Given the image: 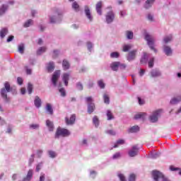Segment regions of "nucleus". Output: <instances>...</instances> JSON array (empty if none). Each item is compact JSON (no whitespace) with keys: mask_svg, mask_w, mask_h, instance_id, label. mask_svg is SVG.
Listing matches in <instances>:
<instances>
[{"mask_svg":"<svg viewBox=\"0 0 181 181\" xmlns=\"http://www.w3.org/2000/svg\"><path fill=\"white\" fill-rule=\"evenodd\" d=\"M12 91V88L11 87V83L9 82L4 83V88L1 90V95L2 98H4L6 101H9L8 98V93H11Z\"/></svg>","mask_w":181,"mask_h":181,"instance_id":"f257e3e1","label":"nucleus"},{"mask_svg":"<svg viewBox=\"0 0 181 181\" xmlns=\"http://www.w3.org/2000/svg\"><path fill=\"white\" fill-rule=\"evenodd\" d=\"M69 135H70V131H69V129L58 127L55 133V138L58 139L60 136H63L64 138L66 136H69Z\"/></svg>","mask_w":181,"mask_h":181,"instance_id":"f03ea898","label":"nucleus"},{"mask_svg":"<svg viewBox=\"0 0 181 181\" xmlns=\"http://www.w3.org/2000/svg\"><path fill=\"white\" fill-rule=\"evenodd\" d=\"M145 40H146L150 49L151 50H153V52L156 53L158 50H156V49L153 46V45H155V38H153V37L152 35H150L149 34H146Z\"/></svg>","mask_w":181,"mask_h":181,"instance_id":"7ed1b4c3","label":"nucleus"},{"mask_svg":"<svg viewBox=\"0 0 181 181\" xmlns=\"http://www.w3.org/2000/svg\"><path fill=\"white\" fill-rule=\"evenodd\" d=\"M152 176L155 181H159V179H163V181H170V180L166 178L162 173L158 170H153L152 172Z\"/></svg>","mask_w":181,"mask_h":181,"instance_id":"20e7f679","label":"nucleus"},{"mask_svg":"<svg viewBox=\"0 0 181 181\" xmlns=\"http://www.w3.org/2000/svg\"><path fill=\"white\" fill-rule=\"evenodd\" d=\"M60 70H57L54 72L52 78V82L54 86V87H56L57 86V80L60 78Z\"/></svg>","mask_w":181,"mask_h":181,"instance_id":"39448f33","label":"nucleus"},{"mask_svg":"<svg viewBox=\"0 0 181 181\" xmlns=\"http://www.w3.org/2000/svg\"><path fill=\"white\" fill-rule=\"evenodd\" d=\"M161 112L162 110H158L153 112L152 115H151L149 117L151 122H157L158 118L160 115Z\"/></svg>","mask_w":181,"mask_h":181,"instance_id":"423d86ee","label":"nucleus"},{"mask_svg":"<svg viewBox=\"0 0 181 181\" xmlns=\"http://www.w3.org/2000/svg\"><path fill=\"white\" fill-rule=\"evenodd\" d=\"M138 52V50L134 49L130 51L128 53V55L127 57V59L128 62H132V60H135V58L136 57V53Z\"/></svg>","mask_w":181,"mask_h":181,"instance_id":"0eeeda50","label":"nucleus"},{"mask_svg":"<svg viewBox=\"0 0 181 181\" xmlns=\"http://www.w3.org/2000/svg\"><path fill=\"white\" fill-rule=\"evenodd\" d=\"M139 148L136 146H133L132 149L129 151V156L130 158H134L138 155Z\"/></svg>","mask_w":181,"mask_h":181,"instance_id":"6e6552de","label":"nucleus"},{"mask_svg":"<svg viewBox=\"0 0 181 181\" xmlns=\"http://www.w3.org/2000/svg\"><path fill=\"white\" fill-rule=\"evenodd\" d=\"M115 18V16L114 15V12L110 11L107 13L106 16V22L107 23H111Z\"/></svg>","mask_w":181,"mask_h":181,"instance_id":"1a4fd4ad","label":"nucleus"},{"mask_svg":"<svg viewBox=\"0 0 181 181\" xmlns=\"http://www.w3.org/2000/svg\"><path fill=\"white\" fill-rule=\"evenodd\" d=\"M65 122L66 125H73L76 122V115H71L69 119V117H65Z\"/></svg>","mask_w":181,"mask_h":181,"instance_id":"9d476101","label":"nucleus"},{"mask_svg":"<svg viewBox=\"0 0 181 181\" xmlns=\"http://www.w3.org/2000/svg\"><path fill=\"white\" fill-rule=\"evenodd\" d=\"M85 15L90 22L93 21V16H91V12L90 11L88 6H85Z\"/></svg>","mask_w":181,"mask_h":181,"instance_id":"9b49d317","label":"nucleus"},{"mask_svg":"<svg viewBox=\"0 0 181 181\" xmlns=\"http://www.w3.org/2000/svg\"><path fill=\"white\" fill-rule=\"evenodd\" d=\"M102 8H103V1H98L95 5V9L98 15H103V11H101Z\"/></svg>","mask_w":181,"mask_h":181,"instance_id":"f8f14e48","label":"nucleus"},{"mask_svg":"<svg viewBox=\"0 0 181 181\" xmlns=\"http://www.w3.org/2000/svg\"><path fill=\"white\" fill-rule=\"evenodd\" d=\"M110 68L113 71H118V68H119V62H114L110 64Z\"/></svg>","mask_w":181,"mask_h":181,"instance_id":"ddd939ff","label":"nucleus"},{"mask_svg":"<svg viewBox=\"0 0 181 181\" xmlns=\"http://www.w3.org/2000/svg\"><path fill=\"white\" fill-rule=\"evenodd\" d=\"M46 125L47 127V128L49 129V131L50 132H53L54 129V124H53V122L50 120H47L46 121Z\"/></svg>","mask_w":181,"mask_h":181,"instance_id":"4468645a","label":"nucleus"},{"mask_svg":"<svg viewBox=\"0 0 181 181\" xmlns=\"http://www.w3.org/2000/svg\"><path fill=\"white\" fill-rule=\"evenodd\" d=\"M34 104L35 107H37V108H40V107H42V100H40V98H39V96H35Z\"/></svg>","mask_w":181,"mask_h":181,"instance_id":"2eb2a0df","label":"nucleus"},{"mask_svg":"<svg viewBox=\"0 0 181 181\" xmlns=\"http://www.w3.org/2000/svg\"><path fill=\"white\" fill-rule=\"evenodd\" d=\"M156 0H147L144 4V8L146 9H149V8H151L153 4H155Z\"/></svg>","mask_w":181,"mask_h":181,"instance_id":"dca6fc26","label":"nucleus"},{"mask_svg":"<svg viewBox=\"0 0 181 181\" xmlns=\"http://www.w3.org/2000/svg\"><path fill=\"white\" fill-rule=\"evenodd\" d=\"M8 8H9V6L8 4H3L0 7V16H2V15H4V13H5V12H6V11H8Z\"/></svg>","mask_w":181,"mask_h":181,"instance_id":"f3484780","label":"nucleus"},{"mask_svg":"<svg viewBox=\"0 0 181 181\" xmlns=\"http://www.w3.org/2000/svg\"><path fill=\"white\" fill-rule=\"evenodd\" d=\"M95 110V105L94 103H90L88 105V114H93Z\"/></svg>","mask_w":181,"mask_h":181,"instance_id":"a211bd4d","label":"nucleus"},{"mask_svg":"<svg viewBox=\"0 0 181 181\" xmlns=\"http://www.w3.org/2000/svg\"><path fill=\"white\" fill-rule=\"evenodd\" d=\"M70 77V74H64L62 76V80L65 84V86H69V79Z\"/></svg>","mask_w":181,"mask_h":181,"instance_id":"6ab92c4d","label":"nucleus"},{"mask_svg":"<svg viewBox=\"0 0 181 181\" xmlns=\"http://www.w3.org/2000/svg\"><path fill=\"white\" fill-rule=\"evenodd\" d=\"M164 53H165L166 56H171L173 53L172 48L169 46H164Z\"/></svg>","mask_w":181,"mask_h":181,"instance_id":"aec40b11","label":"nucleus"},{"mask_svg":"<svg viewBox=\"0 0 181 181\" xmlns=\"http://www.w3.org/2000/svg\"><path fill=\"white\" fill-rule=\"evenodd\" d=\"M62 67L64 70H69L70 69V63L66 59H64L62 62Z\"/></svg>","mask_w":181,"mask_h":181,"instance_id":"412c9836","label":"nucleus"},{"mask_svg":"<svg viewBox=\"0 0 181 181\" xmlns=\"http://www.w3.org/2000/svg\"><path fill=\"white\" fill-rule=\"evenodd\" d=\"M33 177V170H29L25 178H24V181H30V179Z\"/></svg>","mask_w":181,"mask_h":181,"instance_id":"4be33fe9","label":"nucleus"},{"mask_svg":"<svg viewBox=\"0 0 181 181\" xmlns=\"http://www.w3.org/2000/svg\"><path fill=\"white\" fill-rule=\"evenodd\" d=\"M48 73H52L54 70V62H49L47 66Z\"/></svg>","mask_w":181,"mask_h":181,"instance_id":"5701e85b","label":"nucleus"},{"mask_svg":"<svg viewBox=\"0 0 181 181\" xmlns=\"http://www.w3.org/2000/svg\"><path fill=\"white\" fill-rule=\"evenodd\" d=\"M6 35H8V28H2L0 30V37H1V39H4V37H5Z\"/></svg>","mask_w":181,"mask_h":181,"instance_id":"b1692460","label":"nucleus"},{"mask_svg":"<svg viewBox=\"0 0 181 181\" xmlns=\"http://www.w3.org/2000/svg\"><path fill=\"white\" fill-rule=\"evenodd\" d=\"M139 131V126H133L131 128L129 129L128 132L134 134L135 132H138Z\"/></svg>","mask_w":181,"mask_h":181,"instance_id":"393cba45","label":"nucleus"},{"mask_svg":"<svg viewBox=\"0 0 181 181\" xmlns=\"http://www.w3.org/2000/svg\"><path fill=\"white\" fill-rule=\"evenodd\" d=\"M181 101V96H178L177 98H174L170 100V104L175 105L177 104V103H180Z\"/></svg>","mask_w":181,"mask_h":181,"instance_id":"a878e982","label":"nucleus"},{"mask_svg":"<svg viewBox=\"0 0 181 181\" xmlns=\"http://www.w3.org/2000/svg\"><path fill=\"white\" fill-rule=\"evenodd\" d=\"M72 8L76 11V12H78L80 11V5H78V3L77 1H74L72 4Z\"/></svg>","mask_w":181,"mask_h":181,"instance_id":"bb28decb","label":"nucleus"},{"mask_svg":"<svg viewBox=\"0 0 181 181\" xmlns=\"http://www.w3.org/2000/svg\"><path fill=\"white\" fill-rule=\"evenodd\" d=\"M145 115H146V113L145 112L139 113L134 116V119H139L141 118L144 119V118H145Z\"/></svg>","mask_w":181,"mask_h":181,"instance_id":"cd10ccee","label":"nucleus"},{"mask_svg":"<svg viewBox=\"0 0 181 181\" xmlns=\"http://www.w3.org/2000/svg\"><path fill=\"white\" fill-rule=\"evenodd\" d=\"M47 50V48L46 47H40L37 51V54L40 55L42 53H45Z\"/></svg>","mask_w":181,"mask_h":181,"instance_id":"c85d7f7f","label":"nucleus"},{"mask_svg":"<svg viewBox=\"0 0 181 181\" xmlns=\"http://www.w3.org/2000/svg\"><path fill=\"white\" fill-rule=\"evenodd\" d=\"M151 77H159L160 76V72L158 70H153L151 72Z\"/></svg>","mask_w":181,"mask_h":181,"instance_id":"c756f323","label":"nucleus"},{"mask_svg":"<svg viewBox=\"0 0 181 181\" xmlns=\"http://www.w3.org/2000/svg\"><path fill=\"white\" fill-rule=\"evenodd\" d=\"M148 62V54L144 53V57L141 59V64H146Z\"/></svg>","mask_w":181,"mask_h":181,"instance_id":"7c9ffc66","label":"nucleus"},{"mask_svg":"<svg viewBox=\"0 0 181 181\" xmlns=\"http://www.w3.org/2000/svg\"><path fill=\"white\" fill-rule=\"evenodd\" d=\"M131 49H132V45H124L123 46L122 51L123 52H129V50H131Z\"/></svg>","mask_w":181,"mask_h":181,"instance_id":"2f4dec72","label":"nucleus"},{"mask_svg":"<svg viewBox=\"0 0 181 181\" xmlns=\"http://www.w3.org/2000/svg\"><path fill=\"white\" fill-rule=\"evenodd\" d=\"M93 122L95 127H98V125H100V120L98 119V117L97 116L93 117Z\"/></svg>","mask_w":181,"mask_h":181,"instance_id":"473e14b6","label":"nucleus"},{"mask_svg":"<svg viewBox=\"0 0 181 181\" xmlns=\"http://www.w3.org/2000/svg\"><path fill=\"white\" fill-rule=\"evenodd\" d=\"M47 111H48L50 115H53V108H52V105H50L49 103L47 104Z\"/></svg>","mask_w":181,"mask_h":181,"instance_id":"72a5a7b5","label":"nucleus"},{"mask_svg":"<svg viewBox=\"0 0 181 181\" xmlns=\"http://www.w3.org/2000/svg\"><path fill=\"white\" fill-rule=\"evenodd\" d=\"M126 36L127 39H129V40L134 39V33H132V31H127Z\"/></svg>","mask_w":181,"mask_h":181,"instance_id":"f704fd0d","label":"nucleus"},{"mask_svg":"<svg viewBox=\"0 0 181 181\" xmlns=\"http://www.w3.org/2000/svg\"><path fill=\"white\" fill-rule=\"evenodd\" d=\"M98 86L100 87V88H105V83L103 79H100L98 81Z\"/></svg>","mask_w":181,"mask_h":181,"instance_id":"c9c22d12","label":"nucleus"},{"mask_svg":"<svg viewBox=\"0 0 181 181\" xmlns=\"http://www.w3.org/2000/svg\"><path fill=\"white\" fill-rule=\"evenodd\" d=\"M33 24V20L29 19L24 23V28H29L30 25Z\"/></svg>","mask_w":181,"mask_h":181,"instance_id":"e433bc0d","label":"nucleus"},{"mask_svg":"<svg viewBox=\"0 0 181 181\" xmlns=\"http://www.w3.org/2000/svg\"><path fill=\"white\" fill-rule=\"evenodd\" d=\"M107 117L108 121H110L111 119H114V115H112V112H111L110 110H107Z\"/></svg>","mask_w":181,"mask_h":181,"instance_id":"4c0bfd02","label":"nucleus"},{"mask_svg":"<svg viewBox=\"0 0 181 181\" xmlns=\"http://www.w3.org/2000/svg\"><path fill=\"white\" fill-rule=\"evenodd\" d=\"M103 100H104L105 104H110V96H108V95L105 94L103 95Z\"/></svg>","mask_w":181,"mask_h":181,"instance_id":"58836bf2","label":"nucleus"},{"mask_svg":"<svg viewBox=\"0 0 181 181\" xmlns=\"http://www.w3.org/2000/svg\"><path fill=\"white\" fill-rule=\"evenodd\" d=\"M110 57H112V59H118V57H119V53H118V52H112L110 54Z\"/></svg>","mask_w":181,"mask_h":181,"instance_id":"ea45409f","label":"nucleus"},{"mask_svg":"<svg viewBox=\"0 0 181 181\" xmlns=\"http://www.w3.org/2000/svg\"><path fill=\"white\" fill-rule=\"evenodd\" d=\"M28 94H30L33 91V85H32L30 83H29L28 85Z\"/></svg>","mask_w":181,"mask_h":181,"instance_id":"a19ab883","label":"nucleus"},{"mask_svg":"<svg viewBox=\"0 0 181 181\" xmlns=\"http://www.w3.org/2000/svg\"><path fill=\"white\" fill-rule=\"evenodd\" d=\"M48 153L50 158H56L57 156V154L56 153V152L53 151H49Z\"/></svg>","mask_w":181,"mask_h":181,"instance_id":"79ce46f5","label":"nucleus"},{"mask_svg":"<svg viewBox=\"0 0 181 181\" xmlns=\"http://www.w3.org/2000/svg\"><path fill=\"white\" fill-rule=\"evenodd\" d=\"M154 62H155V59L154 58H151L149 60V62H148V67L150 69H152V67H153Z\"/></svg>","mask_w":181,"mask_h":181,"instance_id":"37998d69","label":"nucleus"},{"mask_svg":"<svg viewBox=\"0 0 181 181\" xmlns=\"http://www.w3.org/2000/svg\"><path fill=\"white\" fill-rule=\"evenodd\" d=\"M59 91L61 93L62 97H66V90H64V88H59Z\"/></svg>","mask_w":181,"mask_h":181,"instance_id":"c03bdc74","label":"nucleus"},{"mask_svg":"<svg viewBox=\"0 0 181 181\" xmlns=\"http://www.w3.org/2000/svg\"><path fill=\"white\" fill-rule=\"evenodd\" d=\"M24 50H25V47L23 46V45H21L18 46V52L21 53V54H23Z\"/></svg>","mask_w":181,"mask_h":181,"instance_id":"a18cd8bd","label":"nucleus"},{"mask_svg":"<svg viewBox=\"0 0 181 181\" xmlns=\"http://www.w3.org/2000/svg\"><path fill=\"white\" fill-rule=\"evenodd\" d=\"M136 179V175L135 174H131L129 177V181H135Z\"/></svg>","mask_w":181,"mask_h":181,"instance_id":"49530a36","label":"nucleus"},{"mask_svg":"<svg viewBox=\"0 0 181 181\" xmlns=\"http://www.w3.org/2000/svg\"><path fill=\"white\" fill-rule=\"evenodd\" d=\"M106 134H108V135H112V136H115L116 133L115 131L112 130V129H110L106 131Z\"/></svg>","mask_w":181,"mask_h":181,"instance_id":"de8ad7c7","label":"nucleus"},{"mask_svg":"<svg viewBox=\"0 0 181 181\" xmlns=\"http://www.w3.org/2000/svg\"><path fill=\"white\" fill-rule=\"evenodd\" d=\"M76 88L78 90H79V91H82L83 87V84H81L80 82H78V83H76Z\"/></svg>","mask_w":181,"mask_h":181,"instance_id":"09e8293b","label":"nucleus"},{"mask_svg":"<svg viewBox=\"0 0 181 181\" xmlns=\"http://www.w3.org/2000/svg\"><path fill=\"white\" fill-rule=\"evenodd\" d=\"M118 177L119 178L120 181H127V180L125 179V176L124 175V174H118Z\"/></svg>","mask_w":181,"mask_h":181,"instance_id":"8fccbe9b","label":"nucleus"},{"mask_svg":"<svg viewBox=\"0 0 181 181\" xmlns=\"http://www.w3.org/2000/svg\"><path fill=\"white\" fill-rule=\"evenodd\" d=\"M163 40L165 43H169V42H170V40H172V35H169L168 37H165Z\"/></svg>","mask_w":181,"mask_h":181,"instance_id":"3c124183","label":"nucleus"},{"mask_svg":"<svg viewBox=\"0 0 181 181\" xmlns=\"http://www.w3.org/2000/svg\"><path fill=\"white\" fill-rule=\"evenodd\" d=\"M57 56H59V50L55 49L53 51L52 57H53V59H56L57 57Z\"/></svg>","mask_w":181,"mask_h":181,"instance_id":"603ef678","label":"nucleus"},{"mask_svg":"<svg viewBox=\"0 0 181 181\" xmlns=\"http://www.w3.org/2000/svg\"><path fill=\"white\" fill-rule=\"evenodd\" d=\"M119 69H120V70H125V69H127V65L125 64H121V62H119Z\"/></svg>","mask_w":181,"mask_h":181,"instance_id":"864d4df0","label":"nucleus"},{"mask_svg":"<svg viewBox=\"0 0 181 181\" xmlns=\"http://www.w3.org/2000/svg\"><path fill=\"white\" fill-rule=\"evenodd\" d=\"M86 103L89 105V104H93V98H91V96H89L88 98H86Z\"/></svg>","mask_w":181,"mask_h":181,"instance_id":"5fc2aeb1","label":"nucleus"},{"mask_svg":"<svg viewBox=\"0 0 181 181\" xmlns=\"http://www.w3.org/2000/svg\"><path fill=\"white\" fill-rule=\"evenodd\" d=\"M112 158L113 159H119V158H121V153H116L115 154L113 155Z\"/></svg>","mask_w":181,"mask_h":181,"instance_id":"6e6d98bb","label":"nucleus"},{"mask_svg":"<svg viewBox=\"0 0 181 181\" xmlns=\"http://www.w3.org/2000/svg\"><path fill=\"white\" fill-rule=\"evenodd\" d=\"M17 83H18V84H19V86H22V84H23V79H22V78H21V77H18Z\"/></svg>","mask_w":181,"mask_h":181,"instance_id":"4d7b16f0","label":"nucleus"},{"mask_svg":"<svg viewBox=\"0 0 181 181\" xmlns=\"http://www.w3.org/2000/svg\"><path fill=\"white\" fill-rule=\"evenodd\" d=\"M117 144L118 145H124V144H125V140L124 139H119L117 141Z\"/></svg>","mask_w":181,"mask_h":181,"instance_id":"13d9d810","label":"nucleus"},{"mask_svg":"<svg viewBox=\"0 0 181 181\" xmlns=\"http://www.w3.org/2000/svg\"><path fill=\"white\" fill-rule=\"evenodd\" d=\"M13 39H15V37L13 35H10L7 38V42L9 43V42H12L13 40Z\"/></svg>","mask_w":181,"mask_h":181,"instance_id":"bf43d9fd","label":"nucleus"},{"mask_svg":"<svg viewBox=\"0 0 181 181\" xmlns=\"http://www.w3.org/2000/svg\"><path fill=\"white\" fill-rule=\"evenodd\" d=\"M30 128H32L33 129H37V128H39V124H30Z\"/></svg>","mask_w":181,"mask_h":181,"instance_id":"052dcab7","label":"nucleus"},{"mask_svg":"<svg viewBox=\"0 0 181 181\" xmlns=\"http://www.w3.org/2000/svg\"><path fill=\"white\" fill-rule=\"evenodd\" d=\"M138 100L139 105H144V104H145V100H141V98L139 97Z\"/></svg>","mask_w":181,"mask_h":181,"instance_id":"680f3d73","label":"nucleus"},{"mask_svg":"<svg viewBox=\"0 0 181 181\" xmlns=\"http://www.w3.org/2000/svg\"><path fill=\"white\" fill-rule=\"evenodd\" d=\"M170 170H172L173 172H175V170H179V168H175V166H173V165H171V166L170 167Z\"/></svg>","mask_w":181,"mask_h":181,"instance_id":"e2e57ef3","label":"nucleus"},{"mask_svg":"<svg viewBox=\"0 0 181 181\" xmlns=\"http://www.w3.org/2000/svg\"><path fill=\"white\" fill-rule=\"evenodd\" d=\"M45 174H41L40 177V181H45Z\"/></svg>","mask_w":181,"mask_h":181,"instance_id":"0e129e2a","label":"nucleus"},{"mask_svg":"<svg viewBox=\"0 0 181 181\" xmlns=\"http://www.w3.org/2000/svg\"><path fill=\"white\" fill-rule=\"evenodd\" d=\"M87 46H88V50H91V48L93 47V45L91 44V42H88Z\"/></svg>","mask_w":181,"mask_h":181,"instance_id":"69168bd1","label":"nucleus"},{"mask_svg":"<svg viewBox=\"0 0 181 181\" xmlns=\"http://www.w3.org/2000/svg\"><path fill=\"white\" fill-rule=\"evenodd\" d=\"M21 93L23 95L25 94L26 93V89L25 88H21Z\"/></svg>","mask_w":181,"mask_h":181,"instance_id":"338daca9","label":"nucleus"},{"mask_svg":"<svg viewBox=\"0 0 181 181\" xmlns=\"http://www.w3.org/2000/svg\"><path fill=\"white\" fill-rule=\"evenodd\" d=\"M148 21H151L152 22V21H153V16L151 14H148Z\"/></svg>","mask_w":181,"mask_h":181,"instance_id":"774afa93","label":"nucleus"}]
</instances>
